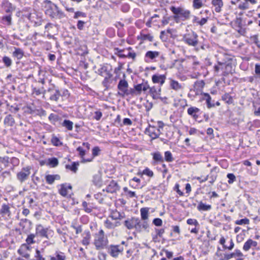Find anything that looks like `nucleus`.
Instances as JSON below:
<instances>
[{
	"instance_id": "obj_10",
	"label": "nucleus",
	"mask_w": 260,
	"mask_h": 260,
	"mask_svg": "<svg viewBox=\"0 0 260 260\" xmlns=\"http://www.w3.org/2000/svg\"><path fill=\"white\" fill-rule=\"evenodd\" d=\"M30 249L31 247L30 246L23 244L18 250V253L22 257L28 259L30 257V254L28 252V251L30 250Z\"/></svg>"
},
{
	"instance_id": "obj_1",
	"label": "nucleus",
	"mask_w": 260,
	"mask_h": 260,
	"mask_svg": "<svg viewBox=\"0 0 260 260\" xmlns=\"http://www.w3.org/2000/svg\"><path fill=\"white\" fill-rule=\"evenodd\" d=\"M170 10L174 14L173 18L177 22L178 20L186 21L190 18L191 12L183 7L171 6Z\"/></svg>"
},
{
	"instance_id": "obj_23",
	"label": "nucleus",
	"mask_w": 260,
	"mask_h": 260,
	"mask_svg": "<svg viewBox=\"0 0 260 260\" xmlns=\"http://www.w3.org/2000/svg\"><path fill=\"white\" fill-rule=\"evenodd\" d=\"M59 175H48L46 176V181L49 184H52L55 180H59Z\"/></svg>"
},
{
	"instance_id": "obj_44",
	"label": "nucleus",
	"mask_w": 260,
	"mask_h": 260,
	"mask_svg": "<svg viewBox=\"0 0 260 260\" xmlns=\"http://www.w3.org/2000/svg\"><path fill=\"white\" fill-rule=\"evenodd\" d=\"M3 6L8 8L6 10V13H10L12 12L13 11L12 4L11 3H9L8 1H5L3 2Z\"/></svg>"
},
{
	"instance_id": "obj_28",
	"label": "nucleus",
	"mask_w": 260,
	"mask_h": 260,
	"mask_svg": "<svg viewBox=\"0 0 260 260\" xmlns=\"http://www.w3.org/2000/svg\"><path fill=\"white\" fill-rule=\"evenodd\" d=\"M50 93V100L52 101L57 102L59 99V97L61 95L60 92L58 89L54 91V92L49 93Z\"/></svg>"
},
{
	"instance_id": "obj_41",
	"label": "nucleus",
	"mask_w": 260,
	"mask_h": 260,
	"mask_svg": "<svg viewBox=\"0 0 260 260\" xmlns=\"http://www.w3.org/2000/svg\"><path fill=\"white\" fill-rule=\"evenodd\" d=\"M35 237L36 235L34 234L28 235L26 239V243H24V244H27V246H29L31 244H34L35 243L34 240Z\"/></svg>"
},
{
	"instance_id": "obj_13",
	"label": "nucleus",
	"mask_w": 260,
	"mask_h": 260,
	"mask_svg": "<svg viewBox=\"0 0 260 260\" xmlns=\"http://www.w3.org/2000/svg\"><path fill=\"white\" fill-rule=\"evenodd\" d=\"M138 218L136 217H132L124 221V225L128 230H131L134 228L136 229V224L138 223Z\"/></svg>"
},
{
	"instance_id": "obj_59",
	"label": "nucleus",
	"mask_w": 260,
	"mask_h": 260,
	"mask_svg": "<svg viewBox=\"0 0 260 260\" xmlns=\"http://www.w3.org/2000/svg\"><path fill=\"white\" fill-rule=\"evenodd\" d=\"M250 239H248L244 244L243 249L244 251H248L250 248L252 247L251 242H250Z\"/></svg>"
},
{
	"instance_id": "obj_57",
	"label": "nucleus",
	"mask_w": 260,
	"mask_h": 260,
	"mask_svg": "<svg viewBox=\"0 0 260 260\" xmlns=\"http://www.w3.org/2000/svg\"><path fill=\"white\" fill-rule=\"evenodd\" d=\"M82 206L84 211L87 213H90L92 211V208L91 207H88V203L85 201L83 202Z\"/></svg>"
},
{
	"instance_id": "obj_38",
	"label": "nucleus",
	"mask_w": 260,
	"mask_h": 260,
	"mask_svg": "<svg viewBox=\"0 0 260 260\" xmlns=\"http://www.w3.org/2000/svg\"><path fill=\"white\" fill-rule=\"evenodd\" d=\"M62 126L69 131H72L73 128V122L69 120L65 119L62 123Z\"/></svg>"
},
{
	"instance_id": "obj_12",
	"label": "nucleus",
	"mask_w": 260,
	"mask_h": 260,
	"mask_svg": "<svg viewBox=\"0 0 260 260\" xmlns=\"http://www.w3.org/2000/svg\"><path fill=\"white\" fill-rule=\"evenodd\" d=\"M161 88L159 87L158 88L153 86L150 87L148 93L152 97L154 100H157L161 99L160 95Z\"/></svg>"
},
{
	"instance_id": "obj_35",
	"label": "nucleus",
	"mask_w": 260,
	"mask_h": 260,
	"mask_svg": "<svg viewBox=\"0 0 260 260\" xmlns=\"http://www.w3.org/2000/svg\"><path fill=\"white\" fill-rule=\"evenodd\" d=\"M32 92L33 94L38 96L41 94H43L44 95L46 93V89H44L43 87H42L41 88L34 87L32 88Z\"/></svg>"
},
{
	"instance_id": "obj_32",
	"label": "nucleus",
	"mask_w": 260,
	"mask_h": 260,
	"mask_svg": "<svg viewBox=\"0 0 260 260\" xmlns=\"http://www.w3.org/2000/svg\"><path fill=\"white\" fill-rule=\"evenodd\" d=\"M91 235L89 232L85 233V235L82 240V244L85 246H88L90 244Z\"/></svg>"
},
{
	"instance_id": "obj_16",
	"label": "nucleus",
	"mask_w": 260,
	"mask_h": 260,
	"mask_svg": "<svg viewBox=\"0 0 260 260\" xmlns=\"http://www.w3.org/2000/svg\"><path fill=\"white\" fill-rule=\"evenodd\" d=\"M119 186L117 182L112 180L109 184L107 186L106 190L107 192L114 193L119 190Z\"/></svg>"
},
{
	"instance_id": "obj_36",
	"label": "nucleus",
	"mask_w": 260,
	"mask_h": 260,
	"mask_svg": "<svg viewBox=\"0 0 260 260\" xmlns=\"http://www.w3.org/2000/svg\"><path fill=\"white\" fill-rule=\"evenodd\" d=\"M222 100L229 105L233 104L234 102L233 97L229 93H227L222 95Z\"/></svg>"
},
{
	"instance_id": "obj_2",
	"label": "nucleus",
	"mask_w": 260,
	"mask_h": 260,
	"mask_svg": "<svg viewBox=\"0 0 260 260\" xmlns=\"http://www.w3.org/2000/svg\"><path fill=\"white\" fill-rule=\"evenodd\" d=\"M108 243V239L102 229L94 235L93 244L96 250H101L107 248Z\"/></svg>"
},
{
	"instance_id": "obj_39",
	"label": "nucleus",
	"mask_w": 260,
	"mask_h": 260,
	"mask_svg": "<svg viewBox=\"0 0 260 260\" xmlns=\"http://www.w3.org/2000/svg\"><path fill=\"white\" fill-rule=\"evenodd\" d=\"M79 165V163L78 162H74L71 165H66V168L76 173L78 170V166Z\"/></svg>"
},
{
	"instance_id": "obj_20",
	"label": "nucleus",
	"mask_w": 260,
	"mask_h": 260,
	"mask_svg": "<svg viewBox=\"0 0 260 260\" xmlns=\"http://www.w3.org/2000/svg\"><path fill=\"white\" fill-rule=\"evenodd\" d=\"M71 185H67V184H62L60 185V188L59 189V193L63 197H66L68 194V189H72Z\"/></svg>"
},
{
	"instance_id": "obj_11",
	"label": "nucleus",
	"mask_w": 260,
	"mask_h": 260,
	"mask_svg": "<svg viewBox=\"0 0 260 260\" xmlns=\"http://www.w3.org/2000/svg\"><path fill=\"white\" fill-rule=\"evenodd\" d=\"M149 223L147 221H141L140 219L138 218V224H136V230L138 232H141L143 231H148L149 228Z\"/></svg>"
},
{
	"instance_id": "obj_47",
	"label": "nucleus",
	"mask_w": 260,
	"mask_h": 260,
	"mask_svg": "<svg viewBox=\"0 0 260 260\" xmlns=\"http://www.w3.org/2000/svg\"><path fill=\"white\" fill-rule=\"evenodd\" d=\"M11 21L12 18L11 15L3 16L2 17V22L4 24H7L8 25H10L11 24Z\"/></svg>"
},
{
	"instance_id": "obj_5",
	"label": "nucleus",
	"mask_w": 260,
	"mask_h": 260,
	"mask_svg": "<svg viewBox=\"0 0 260 260\" xmlns=\"http://www.w3.org/2000/svg\"><path fill=\"white\" fill-rule=\"evenodd\" d=\"M108 253L113 257H117L123 251V247L121 245L111 244L107 246Z\"/></svg>"
},
{
	"instance_id": "obj_62",
	"label": "nucleus",
	"mask_w": 260,
	"mask_h": 260,
	"mask_svg": "<svg viewBox=\"0 0 260 260\" xmlns=\"http://www.w3.org/2000/svg\"><path fill=\"white\" fill-rule=\"evenodd\" d=\"M35 257L36 258L35 260H45V258L42 256L40 250L38 249L36 250Z\"/></svg>"
},
{
	"instance_id": "obj_55",
	"label": "nucleus",
	"mask_w": 260,
	"mask_h": 260,
	"mask_svg": "<svg viewBox=\"0 0 260 260\" xmlns=\"http://www.w3.org/2000/svg\"><path fill=\"white\" fill-rule=\"evenodd\" d=\"M3 61L7 67L11 66L12 64V60L9 57L4 56L3 58Z\"/></svg>"
},
{
	"instance_id": "obj_30",
	"label": "nucleus",
	"mask_w": 260,
	"mask_h": 260,
	"mask_svg": "<svg viewBox=\"0 0 260 260\" xmlns=\"http://www.w3.org/2000/svg\"><path fill=\"white\" fill-rule=\"evenodd\" d=\"M170 86L173 89L176 91H178L182 88L181 84L179 83L178 81L173 79L170 80Z\"/></svg>"
},
{
	"instance_id": "obj_60",
	"label": "nucleus",
	"mask_w": 260,
	"mask_h": 260,
	"mask_svg": "<svg viewBox=\"0 0 260 260\" xmlns=\"http://www.w3.org/2000/svg\"><path fill=\"white\" fill-rule=\"evenodd\" d=\"M187 223L189 225H194L196 226H199V223L195 219L189 218L187 220Z\"/></svg>"
},
{
	"instance_id": "obj_24",
	"label": "nucleus",
	"mask_w": 260,
	"mask_h": 260,
	"mask_svg": "<svg viewBox=\"0 0 260 260\" xmlns=\"http://www.w3.org/2000/svg\"><path fill=\"white\" fill-rule=\"evenodd\" d=\"M138 40H141L143 41L148 40L150 42H152L153 40V37L150 34H144L141 32L140 35L137 36Z\"/></svg>"
},
{
	"instance_id": "obj_49",
	"label": "nucleus",
	"mask_w": 260,
	"mask_h": 260,
	"mask_svg": "<svg viewBox=\"0 0 260 260\" xmlns=\"http://www.w3.org/2000/svg\"><path fill=\"white\" fill-rule=\"evenodd\" d=\"M48 164L53 168L56 167L58 165V159L55 157H52L48 159Z\"/></svg>"
},
{
	"instance_id": "obj_15",
	"label": "nucleus",
	"mask_w": 260,
	"mask_h": 260,
	"mask_svg": "<svg viewBox=\"0 0 260 260\" xmlns=\"http://www.w3.org/2000/svg\"><path fill=\"white\" fill-rule=\"evenodd\" d=\"M36 233L39 234L41 237H45L48 239L47 232L48 228H45L42 224H38L36 228Z\"/></svg>"
},
{
	"instance_id": "obj_42",
	"label": "nucleus",
	"mask_w": 260,
	"mask_h": 260,
	"mask_svg": "<svg viewBox=\"0 0 260 260\" xmlns=\"http://www.w3.org/2000/svg\"><path fill=\"white\" fill-rule=\"evenodd\" d=\"M138 175H146L149 177H152L154 175L153 172L150 170L149 168H146L145 169L142 173L139 172L138 173Z\"/></svg>"
},
{
	"instance_id": "obj_19",
	"label": "nucleus",
	"mask_w": 260,
	"mask_h": 260,
	"mask_svg": "<svg viewBox=\"0 0 260 260\" xmlns=\"http://www.w3.org/2000/svg\"><path fill=\"white\" fill-rule=\"evenodd\" d=\"M9 158L8 156L0 157V172L8 167Z\"/></svg>"
},
{
	"instance_id": "obj_56",
	"label": "nucleus",
	"mask_w": 260,
	"mask_h": 260,
	"mask_svg": "<svg viewBox=\"0 0 260 260\" xmlns=\"http://www.w3.org/2000/svg\"><path fill=\"white\" fill-rule=\"evenodd\" d=\"M227 177L229 179L228 183L229 184H232L236 180V176L233 173L228 174Z\"/></svg>"
},
{
	"instance_id": "obj_46",
	"label": "nucleus",
	"mask_w": 260,
	"mask_h": 260,
	"mask_svg": "<svg viewBox=\"0 0 260 260\" xmlns=\"http://www.w3.org/2000/svg\"><path fill=\"white\" fill-rule=\"evenodd\" d=\"M142 86V90L144 94H147L148 93V91L150 89V86L147 81H143L141 83Z\"/></svg>"
},
{
	"instance_id": "obj_17",
	"label": "nucleus",
	"mask_w": 260,
	"mask_h": 260,
	"mask_svg": "<svg viewBox=\"0 0 260 260\" xmlns=\"http://www.w3.org/2000/svg\"><path fill=\"white\" fill-rule=\"evenodd\" d=\"M50 260H66L67 258L64 253L57 250L56 251L54 255L49 256Z\"/></svg>"
},
{
	"instance_id": "obj_6",
	"label": "nucleus",
	"mask_w": 260,
	"mask_h": 260,
	"mask_svg": "<svg viewBox=\"0 0 260 260\" xmlns=\"http://www.w3.org/2000/svg\"><path fill=\"white\" fill-rule=\"evenodd\" d=\"M30 174V168L29 167L23 168L17 174V179L22 183L26 180Z\"/></svg>"
},
{
	"instance_id": "obj_43",
	"label": "nucleus",
	"mask_w": 260,
	"mask_h": 260,
	"mask_svg": "<svg viewBox=\"0 0 260 260\" xmlns=\"http://www.w3.org/2000/svg\"><path fill=\"white\" fill-rule=\"evenodd\" d=\"M203 6L202 0H193L192 7L194 9H199Z\"/></svg>"
},
{
	"instance_id": "obj_14",
	"label": "nucleus",
	"mask_w": 260,
	"mask_h": 260,
	"mask_svg": "<svg viewBox=\"0 0 260 260\" xmlns=\"http://www.w3.org/2000/svg\"><path fill=\"white\" fill-rule=\"evenodd\" d=\"M166 77L165 75L155 74L152 77V81L153 83L159 84L160 86L165 83Z\"/></svg>"
},
{
	"instance_id": "obj_4",
	"label": "nucleus",
	"mask_w": 260,
	"mask_h": 260,
	"mask_svg": "<svg viewBox=\"0 0 260 260\" xmlns=\"http://www.w3.org/2000/svg\"><path fill=\"white\" fill-rule=\"evenodd\" d=\"M182 41L189 46L196 47L198 45V35L191 30L183 36Z\"/></svg>"
},
{
	"instance_id": "obj_7",
	"label": "nucleus",
	"mask_w": 260,
	"mask_h": 260,
	"mask_svg": "<svg viewBox=\"0 0 260 260\" xmlns=\"http://www.w3.org/2000/svg\"><path fill=\"white\" fill-rule=\"evenodd\" d=\"M145 133L151 137L152 139H155L159 136L161 133L159 128L154 126L149 125L148 127L146 128Z\"/></svg>"
},
{
	"instance_id": "obj_40",
	"label": "nucleus",
	"mask_w": 260,
	"mask_h": 260,
	"mask_svg": "<svg viewBox=\"0 0 260 260\" xmlns=\"http://www.w3.org/2000/svg\"><path fill=\"white\" fill-rule=\"evenodd\" d=\"M153 159L156 162H162L164 161L162 156L159 152H156L152 154Z\"/></svg>"
},
{
	"instance_id": "obj_27",
	"label": "nucleus",
	"mask_w": 260,
	"mask_h": 260,
	"mask_svg": "<svg viewBox=\"0 0 260 260\" xmlns=\"http://www.w3.org/2000/svg\"><path fill=\"white\" fill-rule=\"evenodd\" d=\"M212 4L215 7V11L219 13L221 11V9L223 6V3L222 0H213Z\"/></svg>"
},
{
	"instance_id": "obj_9",
	"label": "nucleus",
	"mask_w": 260,
	"mask_h": 260,
	"mask_svg": "<svg viewBox=\"0 0 260 260\" xmlns=\"http://www.w3.org/2000/svg\"><path fill=\"white\" fill-rule=\"evenodd\" d=\"M160 55V52L156 51H148L145 54L144 60L146 62H154Z\"/></svg>"
},
{
	"instance_id": "obj_26",
	"label": "nucleus",
	"mask_w": 260,
	"mask_h": 260,
	"mask_svg": "<svg viewBox=\"0 0 260 260\" xmlns=\"http://www.w3.org/2000/svg\"><path fill=\"white\" fill-rule=\"evenodd\" d=\"M221 67V70L223 71V75H228L229 73H231L232 71V65L231 64L228 63H225L223 62V64H220Z\"/></svg>"
},
{
	"instance_id": "obj_21",
	"label": "nucleus",
	"mask_w": 260,
	"mask_h": 260,
	"mask_svg": "<svg viewBox=\"0 0 260 260\" xmlns=\"http://www.w3.org/2000/svg\"><path fill=\"white\" fill-rule=\"evenodd\" d=\"M141 218L143 221H147L148 222L149 217V208H142L140 209Z\"/></svg>"
},
{
	"instance_id": "obj_53",
	"label": "nucleus",
	"mask_w": 260,
	"mask_h": 260,
	"mask_svg": "<svg viewBox=\"0 0 260 260\" xmlns=\"http://www.w3.org/2000/svg\"><path fill=\"white\" fill-rule=\"evenodd\" d=\"M111 78H104V80L102 82L103 85L106 88L108 89L112 81L111 80Z\"/></svg>"
},
{
	"instance_id": "obj_37",
	"label": "nucleus",
	"mask_w": 260,
	"mask_h": 260,
	"mask_svg": "<svg viewBox=\"0 0 260 260\" xmlns=\"http://www.w3.org/2000/svg\"><path fill=\"white\" fill-rule=\"evenodd\" d=\"M110 217L114 220H117V219H121L123 218L121 214L118 212L116 210H113L111 212V214L110 215Z\"/></svg>"
},
{
	"instance_id": "obj_34",
	"label": "nucleus",
	"mask_w": 260,
	"mask_h": 260,
	"mask_svg": "<svg viewBox=\"0 0 260 260\" xmlns=\"http://www.w3.org/2000/svg\"><path fill=\"white\" fill-rule=\"evenodd\" d=\"M13 55L17 59H20L23 56L24 53L21 49L19 48H15V51L13 52Z\"/></svg>"
},
{
	"instance_id": "obj_22",
	"label": "nucleus",
	"mask_w": 260,
	"mask_h": 260,
	"mask_svg": "<svg viewBox=\"0 0 260 260\" xmlns=\"http://www.w3.org/2000/svg\"><path fill=\"white\" fill-rule=\"evenodd\" d=\"M0 214L3 216L7 215L9 217L10 216L11 212L10 210V207L8 205L3 204L2 205L0 210Z\"/></svg>"
},
{
	"instance_id": "obj_64",
	"label": "nucleus",
	"mask_w": 260,
	"mask_h": 260,
	"mask_svg": "<svg viewBox=\"0 0 260 260\" xmlns=\"http://www.w3.org/2000/svg\"><path fill=\"white\" fill-rule=\"evenodd\" d=\"M152 222L155 225L157 226H161L162 224V220L159 218H154Z\"/></svg>"
},
{
	"instance_id": "obj_33",
	"label": "nucleus",
	"mask_w": 260,
	"mask_h": 260,
	"mask_svg": "<svg viewBox=\"0 0 260 260\" xmlns=\"http://www.w3.org/2000/svg\"><path fill=\"white\" fill-rule=\"evenodd\" d=\"M77 150L79 152V155L82 158V162H90L92 160V159H86L84 158H83V156L85 154V150L81 147H78L77 148Z\"/></svg>"
},
{
	"instance_id": "obj_8",
	"label": "nucleus",
	"mask_w": 260,
	"mask_h": 260,
	"mask_svg": "<svg viewBox=\"0 0 260 260\" xmlns=\"http://www.w3.org/2000/svg\"><path fill=\"white\" fill-rule=\"evenodd\" d=\"M117 88L119 90L118 94L122 97L125 96L128 88V82L125 79H121L118 84Z\"/></svg>"
},
{
	"instance_id": "obj_54",
	"label": "nucleus",
	"mask_w": 260,
	"mask_h": 260,
	"mask_svg": "<svg viewBox=\"0 0 260 260\" xmlns=\"http://www.w3.org/2000/svg\"><path fill=\"white\" fill-rule=\"evenodd\" d=\"M52 143L56 146L62 145V143L60 142L59 139L56 137V136H53L51 139Z\"/></svg>"
},
{
	"instance_id": "obj_31",
	"label": "nucleus",
	"mask_w": 260,
	"mask_h": 260,
	"mask_svg": "<svg viewBox=\"0 0 260 260\" xmlns=\"http://www.w3.org/2000/svg\"><path fill=\"white\" fill-rule=\"evenodd\" d=\"M4 123L8 126H12L15 123V120L10 114L7 116L4 119Z\"/></svg>"
},
{
	"instance_id": "obj_48",
	"label": "nucleus",
	"mask_w": 260,
	"mask_h": 260,
	"mask_svg": "<svg viewBox=\"0 0 260 260\" xmlns=\"http://www.w3.org/2000/svg\"><path fill=\"white\" fill-rule=\"evenodd\" d=\"M204 98L206 101L207 107L208 108H210L214 107V105L212 104L211 103V98L208 93H204Z\"/></svg>"
},
{
	"instance_id": "obj_25",
	"label": "nucleus",
	"mask_w": 260,
	"mask_h": 260,
	"mask_svg": "<svg viewBox=\"0 0 260 260\" xmlns=\"http://www.w3.org/2000/svg\"><path fill=\"white\" fill-rule=\"evenodd\" d=\"M104 225L105 227L108 229H113L115 227L119 226L120 225V222L119 221L113 222L109 219H107L104 222Z\"/></svg>"
},
{
	"instance_id": "obj_3",
	"label": "nucleus",
	"mask_w": 260,
	"mask_h": 260,
	"mask_svg": "<svg viewBox=\"0 0 260 260\" xmlns=\"http://www.w3.org/2000/svg\"><path fill=\"white\" fill-rule=\"evenodd\" d=\"M45 13L46 15L49 16L51 18H61L63 16V13L59 10L58 7L48 0L44 1Z\"/></svg>"
},
{
	"instance_id": "obj_58",
	"label": "nucleus",
	"mask_w": 260,
	"mask_h": 260,
	"mask_svg": "<svg viewBox=\"0 0 260 260\" xmlns=\"http://www.w3.org/2000/svg\"><path fill=\"white\" fill-rule=\"evenodd\" d=\"M136 95L137 96L138 94L137 93V90H136V87L134 86L133 88H130L129 89L128 88L126 94L125 95Z\"/></svg>"
},
{
	"instance_id": "obj_52",
	"label": "nucleus",
	"mask_w": 260,
	"mask_h": 260,
	"mask_svg": "<svg viewBox=\"0 0 260 260\" xmlns=\"http://www.w3.org/2000/svg\"><path fill=\"white\" fill-rule=\"evenodd\" d=\"M249 220L247 218H245L240 220H237L235 221V224L237 225H243V224H249Z\"/></svg>"
},
{
	"instance_id": "obj_63",
	"label": "nucleus",
	"mask_w": 260,
	"mask_h": 260,
	"mask_svg": "<svg viewBox=\"0 0 260 260\" xmlns=\"http://www.w3.org/2000/svg\"><path fill=\"white\" fill-rule=\"evenodd\" d=\"M135 86L136 87V90H137V93L138 95H141L142 92L143 93L141 83L137 84Z\"/></svg>"
},
{
	"instance_id": "obj_51",
	"label": "nucleus",
	"mask_w": 260,
	"mask_h": 260,
	"mask_svg": "<svg viewBox=\"0 0 260 260\" xmlns=\"http://www.w3.org/2000/svg\"><path fill=\"white\" fill-rule=\"evenodd\" d=\"M132 50V48L131 47H128L127 48V50H128L129 52H127V53L125 54V56H126V57L131 58L133 60H135L136 58V54L133 51H131Z\"/></svg>"
},
{
	"instance_id": "obj_61",
	"label": "nucleus",
	"mask_w": 260,
	"mask_h": 260,
	"mask_svg": "<svg viewBox=\"0 0 260 260\" xmlns=\"http://www.w3.org/2000/svg\"><path fill=\"white\" fill-rule=\"evenodd\" d=\"M57 89H58V88L56 87L54 84L50 83L49 85V87L46 90V92L52 93V92H54V91H55V90H56Z\"/></svg>"
},
{
	"instance_id": "obj_50",
	"label": "nucleus",
	"mask_w": 260,
	"mask_h": 260,
	"mask_svg": "<svg viewBox=\"0 0 260 260\" xmlns=\"http://www.w3.org/2000/svg\"><path fill=\"white\" fill-rule=\"evenodd\" d=\"M165 159L167 162H172L174 160L172 153L167 151L165 152Z\"/></svg>"
},
{
	"instance_id": "obj_29",
	"label": "nucleus",
	"mask_w": 260,
	"mask_h": 260,
	"mask_svg": "<svg viewBox=\"0 0 260 260\" xmlns=\"http://www.w3.org/2000/svg\"><path fill=\"white\" fill-rule=\"evenodd\" d=\"M211 206L210 205H207L202 202H200L197 206V209L199 211H209L211 209Z\"/></svg>"
},
{
	"instance_id": "obj_45",
	"label": "nucleus",
	"mask_w": 260,
	"mask_h": 260,
	"mask_svg": "<svg viewBox=\"0 0 260 260\" xmlns=\"http://www.w3.org/2000/svg\"><path fill=\"white\" fill-rule=\"evenodd\" d=\"M142 86V90L144 94H147L148 93V91L150 89V86L147 81H143L141 83Z\"/></svg>"
},
{
	"instance_id": "obj_18",
	"label": "nucleus",
	"mask_w": 260,
	"mask_h": 260,
	"mask_svg": "<svg viewBox=\"0 0 260 260\" xmlns=\"http://www.w3.org/2000/svg\"><path fill=\"white\" fill-rule=\"evenodd\" d=\"M200 110L196 107H190L187 109V114L192 117V118L197 120L198 118V113Z\"/></svg>"
}]
</instances>
